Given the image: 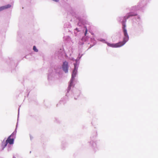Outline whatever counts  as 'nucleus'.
<instances>
[{"instance_id": "nucleus-1", "label": "nucleus", "mask_w": 158, "mask_h": 158, "mask_svg": "<svg viewBox=\"0 0 158 158\" xmlns=\"http://www.w3.org/2000/svg\"><path fill=\"white\" fill-rule=\"evenodd\" d=\"M126 26L125 24H123V30L124 37L122 42H120L116 44H110L108 43L107 44L109 47L113 48H118L123 46L128 40L129 37L127 33V31L125 28Z\"/></svg>"}, {"instance_id": "nucleus-2", "label": "nucleus", "mask_w": 158, "mask_h": 158, "mask_svg": "<svg viewBox=\"0 0 158 158\" xmlns=\"http://www.w3.org/2000/svg\"><path fill=\"white\" fill-rule=\"evenodd\" d=\"M15 137V134L14 133H12L8 137L6 141H3L2 143V147L3 150L7 146L8 143L10 144H12L14 143V139Z\"/></svg>"}, {"instance_id": "nucleus-3", "label": "nucleus", "mask_w": 158, "mask_h": 158, "mask_svg": "<svg viewBox=\"0 0 158 158\" xmlns=\"http://www.w3.org/2000/svg\"><path fill=\"white\" fill-rule=\"evenodd\" d=\"M74 69L73 72V74L72 75V79L70 81V83L69 86V88H71V86H73V78H74L76 76L77 73V68L76 64H74Z\"/></svg>"}, {"instance_id": "nucleus-4", "label": "nucleus", "mask_w": 158, "mask_h": 158, "mask_svg": "<svg viewBox=\"0 0 158 158\" xmlns=\"http://www.w3.org/2000/svg\"><path fill=\"white\" fill-rule=\"evenodd\" d=\"M62 68L63 70L65 73H67L68 71V63L67 61L64 62Z\"/></svg>"}, {"instance_id": "nucleus-5", "label": "nucleus", "mask_w": 158, "mask_h": 158, "mask_svg": "<svg viewBox=\"0 0 158 158\" xmlns=\"http://www.w3.org/2000/svg\"><path fill=\"white\" fill-rule=\"evenodd\" d=\"M137 15V14L136 13L134 12H130L127 14L126 16L125 17L126 18V19H127L130 17L135 16Z\"/></svg>"}, {"instance_id": "nucleus-6", "label": "nucleus", "mask_w": 158, "mask_h": 158, "mask_svg": "<svg viewBox=\"0 0 158 158\" xmlns=\"http://www.w3.org/2000/svg\"><path fill=\"white\" fill-rule=\"evenodd\" d=\"M11 6L10 4H8L5 6H3L0 7V11L4 9L9 8L11 7Z\"/></svg>"}, {"instance_id": "nucleus-7", "label": "nucleus", "mask_w": 158, "mask_h": 158, "mask_svg": "<svg viewBox=\"0 0 158 158\" xmlns=\"http://www.w3.org/2000/svg\"><path fill=\"white\" fill-rule=\"evenodd\" d=\"M33 50L36 52H38V50L37 49L36 47L34 46L33 47Z\"/></svg>"}, {"instance_id": "nucleus-8", "label": "nucleus", "mask_w": 158, "mask_h": 158, "mask_svg": "<svg viewBox=\"0 0 158 158\" xmlns=\"http://www.w3.org/2000/svg\"><path fill=\"white\" fill-rule=\"evenodd\" d=\"M85 35H86L87 33L88 30H87V29L86 27H85Z\"/></svg>"}, {"instance_id": "nucleus-9", "label": "nucleus", "mask_w": 158, "mask_h": 158, "mask_svg": "<svg viewBox=\"0 0 158 158\" xmlns=\"http://www.w3.org/2000/svg\"><path fill=\"white\" fill-rule=\"evenodd\" d=\"M54 0L56 2H57L58 1V0Z\"/></svg>"}]
</instances>
